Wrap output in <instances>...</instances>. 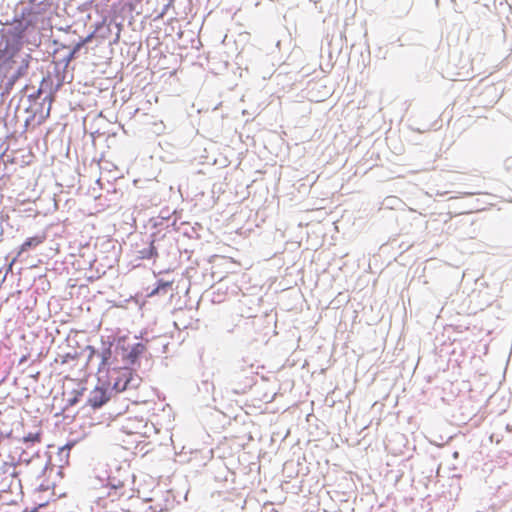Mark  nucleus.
<instances>
[{"instance_id":"f257e3e1","label":"nucleus","mask_w":512,"mask_h":512,"mask_svg":"<svg viewBox=\"0 0 512 512\" xmlns=\"http://www.w3.org/2000/svg\"><path fill=\"white\" fill-rule=\"evenodd\" d=\"M46 11V5L42 2L22 3L14 17L15 29L22 34L36 28L37 24L43 20Z\"/></svg>"},{"instance_id":"f03ea898","label":"nucleus","mask_w":512,"mask_h":512,"mask_svg":"<svg viewBox=\"0 0 512 512\" xmlns=\"http://www.w3.org/2000/svg\"><path fill=\"white\" fill-rule=\"evenodd\" d=\"M109 400L107 390L103 387H95L89 395L88 404L96 409L103 406Z\"/></svg>"},{"instance_id":"7ed1b4c3","label":"nucleus","mask_w":512,"mask_h":512,"mask_svg":"<svg viewBox=\"0 0 512 512\" xmlns=\"http://www.w3.org/2000/svg\"><path fill=\"white\" fill-rule=\"evenodd\" d=\"M146 424L143 418L127 417L122 429L127 434H142Z\"/></svg>"},{"instance_id":"20e7f679","label":"nucleus","mask_w":512,"mask_h":512,"mask_svg":"<svg viewBox=\"0 0 512 512\" xmlns=\"http://www.w3.org/2000/svg\"><path fill=\"white\" fill-rule=\"evenodd\" d=\"M46 239L45 234L36 235L33 237L28 238L26 241H24L21 246L19 247L18 255L22 254L23 252H26L30 248H35L42 244Z\"/></svg>"},{"instance_id":"39448f33","label":"nucleus","mask_w":512,"mask_h":512,"mask_svg":"<svg viewBox=\"0 0 512 512\" xmlns=\"http://www.w3.org/2000/svg\"><path fill=\"white\" fill-rule=\"evenodd\" d=\"M107 488L109 489L107 496L110 497L112 501L118 500L125 495V484L122 481H118V486Z\"/></svg>"},{"instance_id":"423d86ee","label":"nucleus","mask_w":512,"mask_h":512,"mask_svg":"<svg viewBox=\"0 0 512 512\" xmlns=\"http://www.w3.org/2000/svg\"><path fill=\"white\" fill-rule=\"evenodd\" d=\"M173 282L159 280L156 288H154L151 292L148 293L149 297L158 295V294H166L168 289H171Z\"/></svg>"},{"instance_id":"0eeeda50","label":"nucleus","mask_w":512,"mask_h":512,"mask_svg":"<svg viewBox=\"0 0 512 512\" xmlns=\"http://www.w3.org/2000/svg\"><path fill=\"white\" fill-rule=\"evenodd\" d=\"M158 253L156 247L154 246V241H151L150 246L147 250L141 252V258L150 259L157 257Z\"/></svg>"},{"instance_id":"6e6552de","label":"nucleus","mask_w":512,"mask_h":512,"mask_svg":"<svg viewBox=\"0 0 512 512\" xmlns=\"http://www.w3.org/2000/svg\"><path fill=\"white\" fill-rule=\"evenodd\" d=\"M93 38V34L88 35L84 39H82L80 42H78L74 48L71 51L70 59L74 58L75 54L81 49L82 46L89 43Z\"/></svg>"},{"instance_id":"1a4fd4ad","label":"nucleus","mask_w":512,"mask_h":512,"mask_svg":"<svg viewBox=\"0 0 512 512\" xmlns=\"http://www.w3.org/2000/svg\"><path fill=\"white\" fill-rule=\"evenodd\" d=\"M23 441L25 443L31 442L36 443L41 441V434L39 432L37 433H29L28 435L23 437Z\"/></svg>"},{"instance_id":"9d476101","label":"nucleus","mask_w":512,"mask_h":512,"mask_svg":"<svg viewBox=\"0 0 512 512\" xmlns=\"http://www.w3.org/2000/svg\"><path fill=\"white\" fill-rule=\"evenodd\" d=\"M106 355H110V351L107 350L106 352L103 353V363L107 360V356Z\"/></svg>"},{"instance_id":"9b49d317","label":"nucleus","mask_w":512,"mask_h":512,"mask_svg":"<svg viewBox=\"0 0 512 512\" xmlns=\"http://www.w3.org/2000/svg\"><path fill=\"white\" fill-rule=\"evenodd\" d=\"M111 486H118V482H117V483H115V484H114V483L109 482V484L107 485V487H111Z\"/></svg>"},{"instance_id":"f8f14e48","label":"nucleus","mask_w":512,"mask_h":512,"mask_svg":"<svg viewBox=\"0 0 512 512\" xmlns=\"http://www.w3.org/2000/svg\"><path fill=\"white\" fill-rule=\"evenodd\" d=\"M435 1H436V4L438 5V3H439V0H435Z\"/></svg>"}]
</instances>
